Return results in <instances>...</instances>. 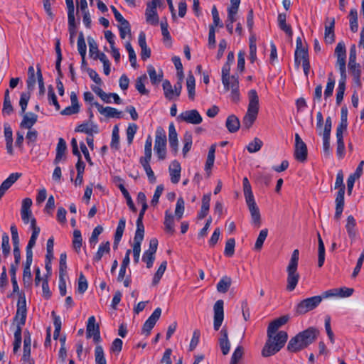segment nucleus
<instances>
[{
	"label": "nucleus",
	"mask_w": 364,
	"mask_h": 364,
	"mask_svg": "<svg viewBox=\"0 0 364 364\" xmlns=\"http://www.w3.org/2000/svg\"><path fill=\"white\" fill-rule=\"evenodd\" d=\"M318 333L319 331L316 328L309 327L290 339L287 350L291 353H297L307 348L316 341Z\"/></svg>",
	"instance_id": "nucleus-1"
},
{
	"label": "nucleus",
	"mask_w": 364,
	"mask_h": 364,
	"mask_svg": "<svg viewBox=\"0 0 364 364\" xmlns=\"http://www.w3.org/2000/svg\"><path fill=\"white\" fill-rule=\"evenodd\" d=\"M267 334V339L262 350L264 357H269L279 352L284 346L288 338V334L284 331Z\"/></svg>",
	"instance_id": "nucleus-2"
},
{
	"label": "nucleus",
	"mask_w": 364,
	"mask_h": 364,
	"mask_svg": "<svg viewBox=\"0 0 364 364\" xmlns=\"http://www.w3.org/2000/svg\"><path fill=\"white\" fill-rule=\"evenodd\" d=\"M26 299L23 297V299L18 300L17 304V311L16 316L14 317V320L17 321V326L16 329L14 332V348L13 352L14 353H16L19 348H21V332L22 329L21 327L25 325L26 319Z\"/></svg>",
	"instance_id": "nucleus-3"
},
{
	"label": "nucleus",
	"mask_w": 364,
	"mask_h": 364,
	"mask_svg": "<svg viewBox=\"0 0 364 364\" xmlns=\"http://www.w3.org/2000/svg\"><path fill=\"white\" fill-rule=\"evenodd\" d=\"M299 259V250L296 249L293 251L291 259L287 267V290L288 291H292L295 289L300 275L298 272V264Z\"/></svg>",
	"instance_id": "nucleus-4"
},
{
	"label": "nucleus",
	"mask_w": 364,
	"mask_h": 364,
	"mask_svg": "<svg viewBox=\"0 0 364 364\" xmlns=\"http://www.w3.org/2000/svg\"><path fill=\"white\" fill-rule=\"evenodd\" d=\"M249 104L247 113L242 119V126L249 129L255 122L259 112V97L255 90L248 92Z\"/></svg>",
	"instance_id": "nucleus-5"
},
{
	"label": "nucleus",
	"mask_w": 364,
	"mask_h": 364,
	"mask_svg": "<svg viewBox=\"0 0 364 364\" xmlns=\"http://www.w3.org/2000/svg\"><path fill=\"white\" fill-rule=\"evenodd\" d=\"M335 189H338L335 200L336 203V212L334 218L336 220H339L341 217L344 208V194H345V185L343 183V173L342 170H339L336 175Z\"/></svg>",
	"instance_id": "nucleus-6"
},
{
	"label": "nucleus",
	"mask_w": 364,
	"mask_h": 364,
	"mask_svg": "<svg viewBox=\"0 0 364 364\" xmlns=\"http://www.w3.org/2000/svg\"><path fill=\"white\" fill-rule=\"evenodd\" d=\"M322 301L321 296H314L306 298L299 301L295 306V314L304 315L314 309H315Z\"/></svg>",
	"instance_id": "nucleus-7"
},
{
	"label": "nucleus",
	"mask_w": 364,
	"mask_h": 364,
	"mask_svg": "<svg viewBox=\"0 0 364 364\" xmlns=\"http://www.w3.org/2000/svg\"><path fill=\"white\" fill-rule=\"evenodd\" d=\"M166 134L161 127H158L156 129V138L154 150L159 160H164L166 155Z\"/></svg>",
	"instance_id": "nucleus-8"
},
{
	"label": "nucleus",
	"mask_w": 364,
	"mask_h": 364,
	"mask_svg": "<svg viewBox=\"0 0 364 364\" xmlns=\"http://www.w3.org/2000/svg\"><path fill=\"white\" fill-rule=\"evenodd\" d=\"M162 4L161 0H151L146 4L145 11L146 21L151 25H157L159 23V16L157 14L156 7Z\"/></svg>",
	"instance_id": "nucleus-9"
},
{
	"label": "nucleus",
	"mask_w": 364,
	"mask_h": 364,
	"mask_svg": "<svg viewBox=\"0 0 364 364\" xmlns=\"http://www.w3.org/2000/svg\"><path fill=\"white\" fill-rule=\"evenodd\" d=\"M294 157L300 161L304 162L307 159V146L299 134H295Z\"/></svg>",
	"instance_id": "nucleus-10"
},
{
	"label": "nucleus",
	"mask_w": 364,
	"mask_h": 364,
	"mask_svg": "<svg viewBox=\"0 0 364 364\" xmlns=\"http://www.w3.org/2000/svg\"><path fill=\"white\" fill-rule=\"evenodd\" d=\"M177 119L192 124H199L203 121L201 115L196 109L187 110L181 113L177 117Z\"/></svg>",
	"instance_id": "nucleus-11"
},
{
	"label": "nucleus",
	"mask_w": 364,
	"mask_h": 364,
	"mask_svg": "<svg viewBox=\"0 0 364 364\" xmlns=\"http://www.w3.org/2000/svg\"><path fill=\"white\" fill-rule=\"evenodd\" d=\"M95 322L96 320L94 316L88 318L86 336L87 338L92 337L93 341L95 343H98L100 341V331L99 325L96 324Z\"/></svg>",
	"instance_id": "nucleus-12"
},
{
	"label": "nucleus",
	"mask_w": 364,
	"mask_h": 364,
	"mask_svg": "<svg viewBox=\"0 0 364 364\" xmlns=\"http://www.w3.org/2000/svg\"><path fill=\"white\" fill-rule=\"evenodd\" d=\"M224 302L223 300H218L213 306L214 321L213 327L215 331H218L222 325L224 318Z\"/></svg>",
	"instance_id": "nucleus-13"
},
{
	"label": "nucleus",
	"mask_w": 364,
	"mask_h": 364,
	"mask_svg": "<svg viewBox=\"0 0 364 364\" xmlns=\"http://www.w3.org/2000/svg\"><path fill=\"white\" fill-rule=\"evenodd\" d=\"M161 314V308H156L144 323L141 330L142 333L146 334V336H149L150 334L151 329L154 327L156 321L159 319Z\"/></svg>",
	"instance_id": "nucleus-14"
},
{
	"label": "nucleus",
	"mask_w": 364,
	"mask_h": 364,
	"mask_svg": "<svg viewBox=\"0 0 364 364\" xmlns=\"http://www.w3.org/2000/svg\"><path fill=\"white\" fill-rule=\"evenodd\" d=\"M335 18L326 17L325 21L324 41L327 44H331L335 41Z\"/></svg>",
	"instance_id": "nucleus-15"
},
{
	"label": "nucleus",
	"mask_w": 364,
	"mask_h": 364,
	"mask_svg": "<svg viewBox=\"0 0 364 364\" xmlns=\"http://www.w3.org/2000/svg\"><path fill=\"white\" fill-rule=\"evenodd\" d=\"M245 201L250 212L252 223L256 225H259L261 221V215L255 198L251 197L245 198Z\"/></svg>",
	"instance_id": "nucleus-16"
},
{
	"label": "nucleus",
	"mask_w": 364,
	"mask_h": 364,
	"mask_svg": "<svg viewBox=\"0 0 364 364\" xmlns=\"http://www.w3.org/2000/svg\"><path fill=\"white\" fill-rule=\"evenodd\" d=\"M97 109L98 112L105 116L107 118H117L120 119L122 117V112L117 110L116 108L111 107H104L100 103L95 102L92 104Z\"/></svg>",
	"instance_id": "nucleus-17"
},
{
	"label": "nucleus",
	"mask_w": 364,
	"mask_h": 364,
	"mask_svg": "<svg viewBox=\"0 0 364 364\" xmlns=\"http://www.w3.org/2000/svg\"><path fill=\"white\" fill-rule=\"evenodd\" d=\"M31 228L32 230V234L26 248V252L27 253H33L32 249L36 245L41 231L40 228L36 225V220L35 218H31Z\"/></svg>",
	"instance_id": "nucleus-18"
},
{
	"label": "nucleus",
	"mask_w": 364,
	"mask_h": 364,
	"mask_svg": "<svg viewBox=\"0 0 364 364\" xmlns=\"http://www.w3.org/2000/svg\"><path fill=\"white\" fill-rule=\"evenodd\" d=\"M75 132L85 133L90 136H92L93 134H97L99 132V127L97 124L89 119L88 121L78 125L75 128Z\"/></svg>",
	"instance_id": "nucleus-19"
},
{
	"label": "nucleus",
	"mask_w": 364,
	"mask_h": 364,
	"mask_svg": "<svg viewBox=\"0 0 364 364\" xmlns=\"http://www.w3.org/2000/svg\"><path fill=\"white\" fill-rule=\"evenodd\" d=\"M170 179L172 183L176 184L181 178V167L178 161H173L168 168Z\"/></svg>",
	"instance_id": "nucleus-20"
},
{
	"label": "nucleus",
	"mask_w": 364,
	"mask_h": 364,
	"mask_svg": "<svg viewBox=\"0 0 364 364\" xmlns=\"http://www.w3.org/2000/svg\"><path fill=\"white\" fill-rule=\"evenodd\" d=\"M219 346L223 355H228L230 349L227 329L223 327L220 332Z\"/></svg>",
	"instance_id": "nucleus-21"
},
{
	"label": "nucleus",
	"mask_w": 364,
	"mask_h": 364,
	"mask_svg": "<svg viewBox=\"0 0 364 364\" xmlns=\"http://www.w3.org/2000/svg\"><path fill=\"white\" fill-rule=\"evenodd\" d=\"M335 55L337 58L336 65H346V49L343 42H339L335 48Z\"/></svg>",
	"instance_id": "nucleus-22"
},
{
	"label": "nucleus",
	"mask_w": 364,
	"mask_h": 364,
	"mask_svg": "<svg viewBox=\"0 0 364 364\" xmlns=\"http://www.w3.org/2000/svg\"><path fill=\"white\" fill-rule=\"evenodd\" d=\"M144 234L135 233L133 245V256L135 263H138L141 252V243L144 239Z\"/></svg>",
	"instance_id": "nucleus-23"
},
{
	"label": "nucleus",
	"mask_w": 364,
	"mask_h": 364,
	"mask_svg": "<svg viewBox=\"0 0 364 364\" xmlns=\"http://www.w3.org/2000/svg\"><path fill=\"white\" fill-rule=\"evenodd\" d=\"M287 315L280 316L272 321L268 326L267 333H277L278 329L289 321Z\"/></svg>",
	"instance_id": "nucleus-24"
},
{
	"label": "nucleus",
	"mask_w": 364,
	"mask_h": 364,
	"mask_svg": "<svg viewBox=\"0 0 364 364\" xmlns=\"http://www.w3.org/2000/svg\"><path fill=\"white\" fill-rule=\"evenodd\" d=\"M168 141L170 147L174 153H176L178 151V134L173 122L168 127Z\"/></svg>",
	"instance_id": "nucleus-25"
},
{
	"label": "nucleus",
	"mask_w": 364,
	"mask_h": 364,
	"mask_svg": "<svg viewBox=\"0 0 364 364\" xmlns=\"http://www.w3.org/2000/svg\"><path fill=\"white\" fill-rule=\"evenodd\" d=\"M23 119L20 124L21 128L31 129V127L36 123L38 116L32 112L23 114Z\"/></svg>",
	"instance_id": "nucleus-26"
},
{
	"label": "nucleus",
	"mask_w": 364,
	"mask_h": 364,
	"mask_svg": "<svg viewBox=\"0 0 364 364\" xmlns=\"http://www.w3.org/2000/svg\"><path fill=\"white\" fill-rule=\"evenodd\" d=\"M355 226L356 221L353 215L348 216L346 229L351 241H354L357 236V230L355 229Z\"/></svg>",
	"instance_id": "nucleus-27"
},
{
	"label": "nucleus",
	"mask_w": 364,
	"mask_h": 364,
	"mask_svg": "<svg viewBox=\"0 0 364 364\" xmlns=\"http://www.w3.org/2000/svg\"><path fill=\"white\" fill-rule=\"evenodd\" d=\"M67 145L65 141L63 138L58 139L56 148V155L54 159V164H58L65 157Z\"/></svg>",
	"instance_id": "nucleus-28"
},
{
	"label": "nucleus",
	"mask_w": 364,
	"mask_h": 364,
	"mask_svg": "<svg viewBox=\"0 0 364 364\" xmlns=\"http://www.w3.org/2000/svg\"><path fill=\"white\" fill-rule=\"evenodd\" d=\"M152 138L149 135L144 145V156H141L139 162H150L152 157Z\"/></svg>",
	"instance_id": "nucleus-29"
},
{
	"label": "nucleus",
	"mask_w": 364,
	"mask_h": 364,
	"mask_svg": "<svg viewBox=\"0 0 364 364\" xmlns=\"http://www.w3.org/2000/svg\"><path fill=\"white\" fill-rule=\"evenodd\" d=\"M277 21L279 28L284 31L288 36L291 37L293 31L291 26L287 23V14L284 13L279 14Z\"/></svg>",
	"instance_id": "nucleus-30"
},
{
	"label": "nucleus",
	"mask_w": 364,
	"mask_h": 364,
	"mask_svg": "<svg viewBox=\"0 0 364 364\" xmlns=\"http://www.w3.org/2000/svg\"><path fill=\"white\" fill-rule=\"evenodd\" d=\"M225 126L230 132L235 133L240 129V120L235 115H230L226 119Z\"/></svg>",
	"instance_id": "nucleus-31"
},
{
	"label": "nucleus",
	"mask_w": 364,
	"mask_h": 364,
	"mask_svg": "<svg viewBox=\"0 0 364 364\" xmlns=\"http://www.w3.org/2000/svg\"><path fill=\"white\" fill-rule=\"evenodd\" d=\"M164 224L165 227V231L166 232L170 233L171 235H173L175 232L174 217L168 210L165 212Z\"/></svg>",
	"instance_id": "nucleus-32"
},
{
	"label": "nucleus",
	"mask_w": 364,
	"mask_h": 364,
	"mask_svg": "<svg viewBox=\"0 0 364 364\" xmlns=\"http://www.w3.org/2000/svg\"><path fill=\"white\" fill-rule=\"evenodd\" d=\"M215 147H216V146L215 144H213L210 146L209 151H208V156H207V159H206V162H205V170L207 171L208 176L210 175V170L213 168V164H214Z\"/></svg>",
	"instance_id": "nucleus-33"
},
{
	"label": "nucleus",
	"mask_w": 364,
	"mask_h": 364,
	"mask_svg": "<svg viewBox=\"0 0 364 364\" xmlns=\"http://www.w3.org/2000/svg\"><path fill=\"white\" fill-rule=\"evenodd\" d=\"M110 251V244L109 242L107 241L106 242H102L100 245L98 247V250L96 252L95 255L93 257L94 262H98L101 260L102 256L105 254L109 253Z\"/></svg>",
	"instance_id": "nucleus-34"
},
{
	"label": "nucleus",
	"mask_w": 364,
	"mask_h": 364,
	"mask_svg": "<svg viewBox=\"0 0 364 364\" xmlns=\"http://www.w3.org/2000/svg\"><path fill=\"white\" fill-rule=\"evenodd\" d=\"M318 267H321L323 265L325 261V247L319 233H318Z\"/></svg>",
	"instance_id": "nucleus-35"
},
{
	"label": "nucleus",
	"mask_w": 364,
	"mask_h": 364,
	"mask_svg": "<svg viewBox=\"0 0 364 364\" xmlns=\"http://www.w3.org/2000/svg\"><path fill=\"white\" fill-rule=\"evenodd\" d=\"M147 81V76L146 74L137 77L135 83V87L141 95H148L149 91L145 87V82Z\"/></svg>",
	"instance_id": "nucleus-36"
},
{
	"label": "nucleus",
	"mask_w": 364,
	"mask_h": 364,
	"mask_svg": "<svg viewBox=\"0 0 364 364\" xmlns=\"http://www.w3.org/2000/svg\"><path fill=\"white\" fill-rule=\"evenodd\" d=\"M295 64L299 66V64L306 60H309L308 50L306 48L296 49L294 53Z\"/></svg>",
	"instance_id": "nucleus-37"
},
{
	"label": "nucleus",
	"mask_w": 364,
	"mask_h": 364,
	"mask_svg": "<svg viewBox=\"0 0 364 364\" xmlns=\"http://www.w3.org/2000/svg\"><path fill=\"white\" fill-rule=\"evenodd\" d=\"M336 80L334 78V75L333 73H330L328 75V82L324 90V97L325 98H328L333 95L334 86H335Z\"/></svg>",
	"instance_id": "nucleus-38"
},
{
	"label": "nucleus",
	"mask_w": 364,
	"mask_h": 364,
	"mask_svg": "<svg viewBox=\"0 0 364 364\" xmlns=\"http://www.w3.org/2000/svg\"><path fill=\"white\" fill-rule=\"evenodd\" d=\"M162 86L165 97L168 100H175L174 88L172 87L171 82L168 80H165Z\"/></svg>",
	"instance_id": "nucleus-39"
},
{
	"label": "nucleus",
	"mask_w": 364,
	"mask_h": 364,
	"mask_svg": "<svg viewBox=\"0 0 364 364\" xmlns=\"http://www.w3.org/2000/svg\"><path fill=\"white\" fill-rule=\"evenodd\" d=\"M195 86H196V80L194 76L190 73L188 75L186 80V87L188 93V97L191 100H193L195 97Z\"/></svg>",
	"instance_id": "nucleus-40"
},
{
	"label": "nucleus",
	"mask_w": 364,
	"mask_h": 364,
	"mask_svg": "<svg viewBox=\"0 0 364 364\" xmlns=\"http://www.w3.org/2000/svg\"><path fill=\"white\" fill-rule=\"evenodd\" d=\"M13 106L11 105V102L9 97V90L7 89L5 91L4 94V104H3V109L2 112L3 114H6L7 115H9L13 112Z\"/></svg>",
	"instance_id": "nucleus-41"
},
{
	"label": "nucleus",
	"mask_w": 364,
	"mask_h": 364,
	"mask_svg": "<svg viewBox=\"0 0 364 364\" xmlns=\"http://www.w3.org/2000/svg\"><path fill=\"white\" fill-rule=\"evenodd\" d=\"M350 17V31L353 33L358 31V12L355 9H352L349 13Z\"/></svg>",
	"instance_id": "nucleus-42"
},
{
	"label": "nucleus",
	"mask_w": 364,
	"mask_h": 364,
	"mask_svg": "<svg viewBox=\"0 0 364 364\" xmlns=\"http://www.w3.org/2000/svg\"><path fill=\"white\" fill-rule=\"evenodd\" d=\"M231 279L228 277H223L217 284V290L220 293H226L230 285Z\"/></svg>",
	"instance_id": "nucleus-43"
},
{
	"label": "nucleus",
	"mask_w": 364,
	"mask_h": 364,
	"mask_svg": "<svg viewBox=\"0 0 364 364\" xmlns=\"http://www.w3.org/2000/svg\"><path fill=\"white\" fill-rule=\"evenodd\" d=\"M1 250L4 257L6 258L10 254L11 247L9 244V237L6 232L2 235Z\"/></svg>",
	"instance_id": "nucleus-44"
},
{
	"label": "nucleus",
	"mask_w": 364,
	"mask_h": 364,
	"mask_svg": "<svg viewBox=\"0 0 364 364\" xmlns=\"http://www.w3.org/2000/svg\"><path fill=\"white\" fill-rule=\"evenodd\" d=\"M95 360L96 364H107L103 348L101 346H97L95 348Z\"/></svg>",
	"instance_id": "nucleus-45"
},
{
	"label": "nucleus",
	"mask_w": 364,
	"mask_h": 364,
	"mask_svg": "<svg viewBox=\"0 0 364 364\" xmlns=\"http://www.w3.org/2000/svg\"><path fill=\"white\" fill-rule=\"evenodd\" d=\"M167 266V262L164 261L158 268L156 272L155 273L153 280L152 285L156 286L159 284L160 279H161L163 274H164Z\"/></svg>",
	"instance_id": "nucleus-46"
},
{
	"label": "nucleus",
	"mask_w": 364,
	"mask_h": 364,
	"mask_svg": "<svg viewBox=\"0 0 364 364\" xmlns=\"http://www.w3.org/2000/svg\"><path fill=\"white\" fill-rule=\"evenodd\" d=\"M35 70L33 66H30L28 69V79L26 80L27 87L28 90H33L36 85Z\"/></svg>",
	"instance_id": "nucleus-47"
},
{
	"label": "nucleus",
	"mask_w": 364,
	"mask_h": 364,
	"mask_svg": "<svg viewBox=\"0 0 364 364\" xmlns=\"http://www.w3.org/2000/svg\"><path fill=\"white\" fill-rule=\"evenodd\" d=\"M82 238L81 235V232L79 230H75L73 231V245L76 252H79L82 247Z\"/></svg>",
	"instance_id": "nucleus-48"
},
{
	"label": "nucleus",
	"mask_w": 364,
	"mask_h": 364,
	"mask_svg": "<svg viewBox=\"0 0 364 364\" xmlns=\"http://www.w3.org/2000/svg\"><path fill=\"white\" fill-rule=\"evenodd\" d=\"M110 146L112 149L115 150H118L119 149V134L117 126H114L113 128Z\"/></svg>",
	"instance_id": "nucleus-49"
},
{
	"label": "nucleus",
	"mask_w": 364,
	"mask_h": 364,
	"mask_svg": "<svg viewBox=\"0 0 364 364\" xmlns=\"http://www.w3.org/2000/svg\"><path fill=\"white\" fill-rule=\"evenodd\" d=\"M262 145V141L259 138L255 137L253 141L249 143L247 146V149L250 153H255L261 149Z\"/></svg>",
	"instance_id": "nucleus-50"
},
{
	"label": "nucleus",
	"mask_w": 364,
	"mask_h": 364,
	"mask_svg": "<svg viewBox=\"0 0 364 364\" xmlns=\"http://www.w3.org/2000/svg\"><path fill=\"white\" fill-rule=\"evenodd\" d=\"M227 80L228 83H223L226 91L233 88H239V80L237 76L235 75H230Z\"/></svg>",
	"instance_id": "nucleus-51"
},
{
	"label": "nucleus",
	"mask_w": 364,
	"mask_h": 364,
	"mask_svg": "<svg viewBox=\"0 0 364 364\" xmlns=\"http://www.w3.org/2000/svg\"><path fill=\"white\" fill-rule=\"evenodd\" d=\"M86 49L87 46L85 41L84 35L81 32L80 33L77 39V50L83 60L86 55Z\"/></svg>",
	"instance_id": "nucleus-52"
},
{
	"label": "nucleus",
	"mask_w": 364,
	"mask_h": 364,
	"mask_svg": "<svg viewBox=\"0 0 364 364\" xmlns=\"http://www.w3.org/2000/svg\"><path fill=\"white\" fill-rule=\"evenodd\" d=\"M184 205L185 202L183 198L180 197L177 199L175 215L178 220H181L184 213Z\"/></svg>",
	"instance_id": "nucleus-53"
},
{
	"label": "nucleus",
	"mask_w": 364,
	"mask_h": 364,
	"mask_svg": "<svg viewBox=\"0 0 364 364\" xmlns=\"http://www.w3.org/2000/svg\"><path fill=\"white\" fill-rule=\"evenodd\" d=\"M235 240L234 238H230L225 243L224 254L228 257H231L235 253Z\"/></svg>",
	"instance_id": "nucleus-54"
},
{
	"label": "nucleus",
	"mask_w": 364,
	"mask_h": 364,
	"mask_svg": "<svg viewBox=\"0 0 364 364\" xmlns=\"http://www.w3.org/2000/svg\"><path fill=\"white\" fill-rule=\"evenodd\" d=\"M148 73L152 84L156 85L162 80L163 75H157L156 71L153 66L148 67Z\"/></svg>",
	"instance_id": "nucleus-55"
},
{
	"label": "nucleus",
	"mask_w": 364,
	"mask_h": 364,
	"mask_svg": "<svg viewBox=\"0 0 364 364\" xmlns=\"http://www.w3.org/2000/svg\"><path fill=\"white\" fill-rule=\"evenodd\" d=\"M59 275L67 276V255L61 253L59 262Z\"/></svg>",
	"instance_id": "nucleus-56"
},
{
	"label": "nucleus",
	"mask_w": 364,
	"mask_h": 364,
	"mask_svg": "<svg viewBox=\"0 0 364 364\" xmlns=\"http://www.w3.org/2000/svg\"><path fill=\"white\" fill-rule=\"evenodd\" d=\"M268 235V230L263 229L259 232V236L256 240L255 248L257 250H260L263 246L264 242L266 240Z\"/></svg>",
	"instance_id": "nucleus-57"
},
{
	"label": "nucleus",
	"mask_w": 364,
	"mask_h": 364,
	"mask_svg": "<svg viewBox=\"0 0 364 364\" xmlns=\"http://www.w3.org/2000/svg\"><path fill=\"white\" fill-rule=\"evenodd\" d=\"M137 128L138 127L136 124L133 123L129 124L126 131L127 139L129 145L132 144L134 135L137 131Z\"/></svg>",
	"instance_id": "nucleus-58"
},
{
	"label": "nucleus",
	"mask_w": 364,
	"mask_h": 364,
	"mask_svg": "<svg viewBox=\"0 0 364 364\" xmlns=\"http://www.w3.org/2000/svg\"><path fill=\"white\" fill-rule=\"evenodd\" d=\"M125 225H126L125 218H120L119 220V223H118V225L116 229L115 234H114V238L117 239V240H121L122 235H123V232L125 229Z\"/></svg>",
	"instance_id": "nucleus-59"
},
{
	"label": "nucleus",
	"mask_w": 364,
	"mask_h": 364,
	"mask_svg": "<svg viewBox=\"0 0 364 364\" xmlns=\"http://www.w3.org/2000/svg\"><path fill=\"white\" fill-rule=\"evenodd\" d=\"M48 100L50 105H53L56 110H59L60 107L58 102L57 97L51 85L48 87Z\"/></svg>",
	"instance_id": "nucleus-60"
},
{
	"label": "nucleus",
	"mask_w": 364,
	"mask_h": 364,
	"mask_svg": "<svg viewBox=\"0 0 364 364\" xmlns=\"http://www.w3.org/2000/svg\"><path fill=\"white\" fill-rule=\"evenodd\" d=\"M139 163L144 168V169L147 175V177L149 178V181L151 183H155L156 178L154 173L152 171L151 167L150 166V162H139Z\"/></svg>",
	"instance_id": "nucleus-61"
},
{
	"label": "nucleus",
	"mask_w": 364,
	"mask_h": 364,
	"mask_svg": "<svg viewBox=\"0 0 364 364\" xmlns=\"http://www.w3.org/2000/svg\"><path fill=\"white\" fill-rule=\"evenodd\" d=\"M243 355V348L241 346H238L234 350L230 364H237L241 360Z\"/></svg>",
	"instance_id": "nucleus-62"
},
{
	"label": "nucleus",
	"mask_w": 364,
	"mask_h": 364,
	"mask_svg": "<svg viewBox=\"0 0 364 364\" xmlns=\"http://www.w3.org/2000/svg\"><path fill=\"white\" fill-rule=\"evenodd\" d=\"M126 49L129 54V59L131 63V65L133 68L136 66V53L129 42H127L125 45Z\"/></svg>",
	"instance_id": "nucleus-63"
},
{
	"label": "nucleus",
	"mask_w": 364,
	"mask_h": 364,
	"mask_svg": "<svg viewBox=\"0 0 364 364\" xmlns=\"http://www.w3.org/2000/svg\"><path fill=\"white\" fill-rule=\"evenodd\" d=\"M154 255L155 254L148 252L146 250L143 254L142 260L146 264V267L149 269L152 267L153 266L154 261L155 259Z\"/></svg>",
	"instance_id": "nucleus-64"
}]
</instances>
